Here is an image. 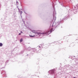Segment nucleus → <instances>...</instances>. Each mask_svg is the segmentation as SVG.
Masks as SVG:
<instances>
[{"label":"nucleus","mask_w":78,"mask_h":78,"mask_svg":"<svg viewBox=\"0 0 78 78\" xmlns=\"http://www.w3.org/2000/svg\"><path fill=\"white\" fill-rule=\"evenodd\" d=\"M21 12H22V11H21Z\"/></svg>","instance_id":"obj_11"},{"label":"nucleus","mask_w":78,"mask_h":78,"mask_svg":"<svg viewBox=\"0 0 78 78\" xmlns=\"http://www.w3.org/2000/svg\"><path fill=\"white\" fill-rule=\"evenodd\" d=\"M20 34H21V33H20L19 34V35H20Z\"/></svg>","instance_id":"obj_9"},{"label":"nucleus","mask_w":78,"mask_h":78,"mask_svg":"<svg viewBox=\"0 0 78 78\" xmlns=\"http://www.w3.org/2000/svg\"><path fill=\"white\" fill-rule=\"evenodd\" d=\"M52 30H53V28H52L50 31V33H51L52 32Z\"/></svg>","instance_id":"obj_5"},{"label":"nucleus","mask_w":78,"mask_h":78,"mask_svg":"<svg viewBox=\"0 0 78 78\" xmlns=\"http://www.w3.org/2000/svg\"><path fill=\"white\" fill-rule=\"evenodd\" d=\"M30 37H34V36H30Z\"/></svg>","instance_id":"obj_7"},{"label":"nucleus","mask_w":78,"mask_h":78,"mask_svg":"<svg viewBox=\"0 0 78 78\" xmlns=\"http://www.w3.org/2000/svg\"><path fill=\"white\" fill-rule=\"evenodd\" d=\"M18 9H19V8H18Z\"/></svg>","instance_id":"obj_13"},{"label":"nucleus","mask_w":78,"mask_h":78,"mask_svg":"<svg viewBox=\"0 0 78 78\" xmlns=\"http://www.w3.org/2000/svg\"><path fill=\"white\" fill-rule=\"evenodd\" d=\"M21 33H23V32L22 31H21Z\"/></svg>","instance_id":"obj_10"},{"label":"nucleus","mask_w":78,"mask_h":78,"mask_svg":"<svg viewBox=\"0 0 78 78\" xmlns=\"http://www.w3.org/2000/svg\"><path fill=\"white\" fill-rule=\"evenodd\" d=\"M73 78H75V77H73Z\"/></svg>","instance_id":"obj_12"},{"label":"nucleus","mask_w":78,"mask_h":78,"mask_svg":"<svg viewBox=\"0 0 78 78\" xmlns=\"http://www.w3.org/2000/svg\"><path fill=\"white\" fill-rule=\"evenodd\" d=\"M55 71H56V70H55V69H53L52 70V72H53V73H54V72Z\"/></svg>","instance_id":"obj_4"},{"label":"nucleus","mask_w":78,"mask_h":78,"mask_svg":"<svg viewBox=\"0 0 78 78\" xmlns=\"http://www.w3.org/2000/svg\"><path fill=\"white\" fill-rule=\"evenodd\" d=\"M19 3H18V2L17 1L16 2V4H18Z\"/></svg>","instance_id":"obj_8"},{"label":"nucleus","mask_w":78,"mask_h":78,"mask_svg":"<svg viewBox=\"0 0 78 78\" xmlns=\"http://www.w3.org/2000/svg\"><path fill=\"white\" fill-rule=\"evenodd\" d=\"M3 46V44L0 43V47H2Z\"/></svg>","instance_id":"obj_3"},{"label":"nucleus","mask_w":78,"mask_h":78,"mask_svg":"<svg viewBox=\"0 0 78 78\" xmlns=\"http://www.w3.org/2000/svg\"><path fill=\"white\" fill-rule=\"evenodd\" d=\"M50 30H48L46 32H44L43 33H39V34H35L36 36H38V35H40V34H46V35H48V34H50V33H49V32H50Z\"/></svg>","instance_id":"obj_1"},{"label":"nucleus","mask_w":78,"mask_h":78,"mask_svg":"<svg viewBox=\"0 0 78 78\" xmlns=\"http://www.w3.org/2000/svg\"><path fill=\"white\" fill-rule=\"evenodd\" d=\"M32 32L34 33L35 34H39V33H38L37 32H36L35 31H33Z\"/></svg>","instance_id":"obj_2"},{"label":"nucleus","mask_w":78,"mask_h":78,"mask_svg":"<svg viewBox=\"0 0 78 78\" xmlns=\"http://www.w3.org/2000/svg\"><path fill=\"white\" fill-rule=\"evenodd\" d=\"M20 42H22V41H23V39L22 38L20 40Z\"/></svg>","instance_id":"obj_6"}]
</instances>
